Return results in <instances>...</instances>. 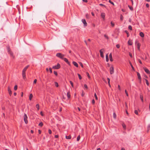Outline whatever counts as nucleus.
<instances>
[{
  "mask_svg": "<svg viewBox=\"0 0 150 150\" xmlns=\"http://www.w3.org/2000/svg\"><path fill=\"white\" fill-rule=\"evenodd\" d=\"M29 67V65H28L25 67L23 69L22 71V75L23 78L24 79L25 78V72Z\"/></svg>",
  "mask_w": 150,
  "mask_h": 150,
  "instance_id": "nucleus-1",
  "label": "nucleus"
},
{
  "mask_svg": "<svg viewBox=\"0 0 150 150\" xmlns=\"http://www.w3.org/2000/svg\"><path fill=\"white\" fill-rule=\"evenodd\" d=\"M56 56L57 57L62 59H63L64 56V55L62 54L61 53H58L57 54Z\"/></svg>",
  "mask_w": 150,
  "mask_h": 150,
  "instance_id": "nucleus-2",
  "label": "nucleus"
},
{
  "mask_svg": "<svg viewBox=\"0 0 150 150\" xmlns=\"http://www.w3.org/2000/svg\"><path fill=\"white\" fill-rule=\"evenodd\" d=\"M28 117L26 114L24 113V120L26 124H27L28 123L27 120Z\"/></svg>",
  "mask_w": 150,
  "mask_h": 150,
  "instance_id": "nucleus-3",
  "label": "nucleus"
},
{
  "mask_svg": "<svg viewBox=\"0 0 150 150\" xmlns=\"http://www.w3.org/2000/svg\"><path fill=\"white\" fill-rule=\"evenodd\" d=\"M60 65L58 63L57 65L53 66L52 68L54 69H58L60 68Z\"/></svg>",
  "mask_w": 150,
  "mask_h": 150,
  "instance_id": "nucleus-4",
  "label": "nucleus"
},
{
  "mask_svg": "<svg viewBox=\"0 0 150 150\" xmlns=\"http://www.w3.org/2000/svg\"><path fill=\"white\" fill-rule=\"evenodd\" d=\"M110 73L111 74H112L114 73V67L112 66H111L110 69Z\"/></svg>",
  "mask_w": 150,
  "mask_h": 150,
  "instance_id": "nucleus-5",
  "label": "nucleus"
},
{
  "mask_svg": "<svg viewBox=\"0 0 150 150\" xmlns=\"http://www.w3.org/2000/svg\"><path fill=\"white\" fill-rule=\"evenodd\" d=\"M81 21L83 24L84 26H87V24L85 19H82L81 20Z\"/></svg>",
  "mask_w": 150,
  "mask_h": 150,
  "instance_id": "nucleus-6",
  "label": "nucleus"
},
{
  "mask_svg": "<svg viewBox=\"0 0 150 150\" xmlns=\"http://www.w3.org/2000/svg\"><path fill=\"white\" fill-rule=\"evenodd\" d=\"M102 50L104 51V49H102L100 50V55L101 57L103 58L104 57V56L103 55V52Z\"/></svg>",
  "mask_w": 150,
  "mask_h": 150,
  "instance_id": "nucleus-7",
  "label": "nucleus"
},
{
  "mask_svg": "<svg viewBox=\"0 0 150 150\" xmlns=\"http://www.w3.org/2000/svg\"><path fill=\"white\" fill-rule=\"evenodd\" d=\"M144 69L145 71L148 74H150V71L149 70L146 68H144Z\"/></svg>",
  "mask_w": 150,
  "mask_h": 150,
  "instance_id": "nucleus-8",
  "label": "nucleus"
},
{
  "mask_svg": "<svg viewBox=\"0 0 150 150\" xmlns=\"http://www.w3.org/2000/svg\"><path fill=\"white\" fill-rule=\"evenodd\" d=\"M65 62H66L69 65H70V64L67 59L65 58H63V59Z\"/></svg>",
  "mask_w": 150,
  "mask_h": 150,
  "instance_id": "nucleus-9",
  "label": "nucleus"
},
{
  "mask_svg": "<svg viewBox=\"0 0 150 150\" xmlns=\"http://www.w3.org/2000/svg\"><path fill=\"white\" fill-rule=\"evenodd\" d=\"M137 75L138 78L139 80V82L141 83V78L140 74L139 72H137Z\"/></svg>",
  "mask_w": 150,
  "mask_h": 150,
  "instance_id": "nucleus-10",
  "label": "nucleus"
},
{
  "mask_svg": "<svg viewBox=\"0 0 150 150\" xmlns=\"http://www.w3.org/2000/svg\"><path fill=\"white\" fill-rule=\"evenodd\" d=\"M101 17L103 18V20H104L105 19V14L104 13H101Z\"/></svg>",
  "mask_w": 150,
  "mask_h": 150,
  "instance_id": "nucleus-11",
  "label": "nucleus"
},
{
  "mask_svg": "<svg viewBox=\"0 0 150 150\" xmlns=\"http://www.w3.org/2000/svg\"><path fill=\"white\" fill-rule=\"evenodd\" d=\"M109 58L111 62H112L113 61V60L112 59V53H111L109 54Z\"/></svg>",
  "mask_w": 150,
  "mask_h": 150,
  "instance_id": "nucleus-12",
  "label": "nucleus"
},
{
  "mask_svg": "<svg viewBox=\"0 0 150 150\" xmlns=\"http://www.w3.org/2000/svg\"><path fill=\"white\" fill-rule=\"evenodd\" d=\"M73 64L75 66V67H78V65L77 63L76 62H75L73 61Z\"/></svg>",
  "mask_w": 150,
  "mask_h": 150,
  "instance_id": "nucleus-13",
  "label": "nucleus"
},
{
  "mask_svg": "<svg viewBox=\"0 0 150 150\" xmlns=\"http://www.w3.org/2000/svg\"><path fill=\"white\" fill-rule=\"evenodd\" d=\"M8 93H9V94H10V96H11V95L12 94V92L11 91V90L9 87H8Z\"/></svg>",
  "mask_w": 150,
  "mask_h": 150,
  "instance_id": "nucleus-14",
  "label": "nucleus"
},
{
  "mask_svg": "<svg viewBox=\"0 0 150 150\" xmlns=\"http://www.w3.org/2000/svg\"><path fill=\"white\" fill-rule=\"evenodd\" d=\"M139 35L142 38L144 37V34L142 32H141L140 33Z\"/></svg>",
  "mask_w": 150,
  "mask_h": 150,
  "instance_id": "nucleus-15",
  "label": "nucleus"
},
{
  "mask_svg": "<svg viewBox=\"0 0 150 150\" xmlns=\"http://www.w3.org/2000/svg\"><path fill=\"white\" fill-rule=\"evenodd\" d=\"M106 61L107 62H108L109 61V58L108 54L106 55Z\"/></svg>",
  "mask_w": 150,
  "mask_h": 150,
  "instance_id": "nucleus-16",
  "label": "nucleus"
},
{
  "mask_svg": "<svg viewBox=\"0 0 150 150\" xmlns=\"http://www.w3.org/2000/svg\"><path fill=\"white\" fill-rule=\"evenodd\" d=\"M67 97H68V98H70L71 97V95H70V92H68L67 93Z\"/></svg>",
  "mask_w": 150,
  "mask_h": 150,
  "instance_id": "nucleus-17",
  "label": "nucleus"
},
{
  "mask_svg": "<svg viewBox=\"0 0 150 150\" xmlns=\"http://www.w3.org/2000/svg\"><path fill=\"white\" fill-rule=\"evenodd\" d=\"M128 43L129 45H132V42L131 40H129L128 42Z\"/></svg>",
  "mask_w": 150,
  "mask_h": 150,
  "instance_id": "nucleus-18",
  "label": "nucleus"
},
{
  "mask_svg": "<svg viewBox=\"0 0 150 150\" xmlns=\"http://www.w3.org/2000/svg\"><path fill=\"white\" fill-rule=\"evenodd\" d=\"M140 45H141V44H140V43H137V48L139 50H140Z\"/></svg>",
  "mask_w": 150,
  "mask_h": 150,
  "instance_id": "nucleus-19",
  "label": "nucleus"
},
{
  "mask_svg": "<svg viewBox=\"0 0 150 150\" xmlns=\"http://www.w3.org/2000/svg\"><path fill=\"white\" fill-rule=\"evenodd\" d=\"M8 53L11 56L13 57V53L11 51L8 52Z\"/></svg>",
  "mask_w": 150,
  "mask_h": 150,
  "instance_id": "nucleus-20",
  "label": "nucleus"
},
{
  "mask_svg": "<svg viewBox=\"0 0 150 150\" xmlns=\"http://www.w3.org/2000/svg\"><path fill=\"white\" fill-rule=\"evenodd\" d=\"M140 99H141V100L142 101V102H144L143 96L142 95H140Z\"/></svg>",
  "mask_w": 150,
  "mask_h": 150,
  "instance_id": "nucleus-21",
  "label": "nucleus"
},
{
  "mask_svg": "<svg viewBox=\"0 0 150 150\" xmlns=\"http://www.w3.org/2000/svg\"><path fill=\"white\" fill-rule=\"evenodd\" d=\"M71 137L70 135H69V136H66V138L67 139H70L71 138Z\"/></svg>",
  "mask_w": 150,
  "mask_h": 150,
  "instance_id": "nucleus-22",
  "label": "nucleus"
},
{
  "mask_svg": "<svg viewBox=\"0 0 150 150\" xmlns=\"http://www.w3.org/2000/svg\"><path fill=\"white\" fill-rule=\"evenodd\" d=\"M145 79V81L146 83V85L148 86H149V83L148 82V80L146 79Z\"/></svg>",
  "mask_w": 150,
  "mask_h": 150,
  "instance_id": "nucleus-23",
  "label": "nucleus"
},
{
  "mask_svg": "<svg viewBox=\"0 0 150 150\" xmlns=\"http://www.w3.org/2000/svg\"><path fill=\"white\" fill-rule=\"evenodd\" d=\"M150 124H149L147 126V132H148L150 130Z\"/></svg>",
  "mask_w": 150,
  "mask_h": 150,
  "instance_id": "nucleus-24",
  "label": "nucleus"
},
{
  "mask_svg": "<svg viewBox=\"0 0 150 150\" xmlns=\"http://www.w3.org/2000/svg\"><path fill=\"white\" fill-rule=\"evenodd\" d=\"M113 118L114 119H116V114L115 113V112H114L113 113Z\"/></svg>",
  "mask_w": 150,
  "mask_h": 150,
  "instance_id": "nucleus-25",
  "label": "nucleus"
},
{
  "mask_svg": "<svg viewBox=\"0 0 150 150\" xmlns=\"http://www.w3.org/2000/svg\"><path fill=\"white\" fill-rule=\"evenodd\" d=\"M33 96L32 94H30V96H29V100H31L32 98L33 97Z\"/></svg>",
  "mask_w": 150,
  "mask_h": 150,
  "instance_id": "nucleus-26",
  "label": "nucleus"
},
{
  "mask_svg": "<svg viewBox=\"0 0 150 150\" xmlns=\"http://www.w3.org/2000/svg\"><path fill=\"white\" fill-rule=\"evenodd\" d=\"M80 135H79L77 137V141H79L80 140Z\"/></svg>",
  "mask_w": 150,
  "mask_h": 150,
  "instance_id": "nucleus-27",
  "label": "nucleus"
},
{
  "mask_svg": "<svg viewBox=\"0 0 150 150\" xmlns=\"http://www.w3.org/2000/svg\"><path fill=\"white\" fill-rule=\"evenodd\" d=\"M36 107L37 108L38 110H39V106L38 104H37L36 105Z\"/></svg>",
  "mask_w": 150,
  "mask_h": 150,
  "instance_id": "nucleus-28",
  "label": "nucleus"
},
{
  "mask_svg": "<svg viewBox=\"0 0 150 150\" xmlns=\"http://www.w3.org/2000/svg\"><path fill=\"white\" fill-rule=\"evenodd\" d=\"M43 125V123L42 122H40L39 123L38 125L39 126L42 127Z\"/></svg>",
  "mask_w": 150,
  "mask_h": 150,
  "instance_id": "nucleus-29",
  "label": "nucleus"
},
{
  "mask_svg": "<svg viewBox=\"0 0 150 150\" xmlns=\"http://www.w3.org/2000/svg\"><path fill=\"white\" fill-rule=\"evenodd\" d=\"M109 2L112 5H114V3L112 1L110 0H109Z\"/></svg>",
  "mask_w": 150,
  "mask_h": 150,
  "instance_id": "nucleus-30",
  "label": "nucleus"
},
{
  "mask_svg": "<svg viewBox=\"0 0 150 150\" xmlns=\"http://www.w3.org/2000/svg\"><path fill=\"white\" fill-rule=\"evenodd\" d=\"M54 84H55V85L56 87H58V83L57 82H55Z\"/></svg>",
  "mask_w": 150,
  "mask_h": 150,
  "instance_id": "nucleus-31",
  "label": "nucleus"
},
{
  "mask_svg": "<svg viewBox=\"0 0 150 150\" xmlns=\"http://www.w3.org/2000/svg\"><path fill=\"white\" fill-rule=\"evenodd\" d=\"M128 28H129V29L130 30H132V27L130 25H129V26H128Z\"/></svg>",
  "mask_w": 150,
  "mask_h": 150,
  "instance_id": "nucleus-32",
  "label": "nucleus"
},
{
  "mask_svg": "<svg viewBox=\"0 0 150 150\" xmlns=\"http://www.w3.org/2000/svg\"><path fill=\"white\" fill-rule=\"evenodd\" d=\"M123 19V16L122 15H121L120 17V19L121 21H122Z\"/></svg>",
  "mask_w": 150,
  "mask_h": 150,
  "instance_id": "nucleus-33",
  "label": "nucleus"
},
{
  "mask_svg": "<svg viewBox=\"0 0 150 150\" xmlns=\"http://www.w3.org/2000/svg\"><path fill=\"white\" fill-rule=\"evenodd\" d=\"M70 83L71 84V85L72 87H73L74 86H73V83L71 81H69Z\"/></svg>",
  "mask_w": 150,
  "mask_h": 150,
  "instance_id": "nucleus-34",
  "label": "nucleus"
},
{
  "mask_svg": "<svg viewBox=\"0 0 150 150\" xmlns=\"http://www.w3.org/2000/svg\"><path fill=\"white\" fill-rule=\"evenodd\" d=\"M78 75V76L79 78L80 79H82L81 77V76L80 75V74H77Z\"/></svg>",
  "mask_w": 150,
  "mask_h": 150,
  "instance_id": "nucleus-35",
  "label": "nucleus"
},
{
  "mask_svg": "<svg viewBox=\"0 0 150 150\" xmlns=\"http://www.w3.org/2000/svg\"><path fill=\"white\" fill-rule=\"evenodd\" d=\"M94 97H95V99L96 100H97L98 99L97 97L96 94V93H95V94H94Z\"/></svg>",
  "mask_w": 150,
  "mask_h": 150,
  "instance_id": "nucleus-36",
  "label": "nucleus"
},
{
  "mask_svg": "<svg viewBox=\"0 0 150 150\" xmlns=\"http://www.w3.org/2000/svg\"><path fill=\"white\" fill-rule=\"evenodd\" d=\"M104 37L106 38L107 39H109V38L108 36L106 35V34H105L104 35Z\"/></svg>",
  "mask_w": 150,
  "mask_h": 150,
  "instance_id": "nucleus-37",
  "label": "nucleus"
},
{
  "mask_svg": "<svg viewBox=\"0 0 150 150\" xmlns=\"http://www.w3.org/2000/svg\"><path fill=\"white\" fill-rule=\"evenodd\" d=\"M134 113L138 115V112L137 110H134Z\"/></svg>",
  "mask_w": 150,
  "mask_h": 150,
  "instance_id": "nucleus-38",
  "label": "nucleus"
},
{
  "mask_svg": "<svg viewBox=\"0 0 150 150\" xmlns=\"http://www.w3.org/2000/svg\"><path fill=\"white\" fill-rule=\"evenodd\" d=\"M17 89V85H16L14 87V89L15 90H16Z\"/></svg>",
  "mask_w": 150,
  "mask_h": 150,
  "instance_id": "nucleus-39",
  "label": "nucleus"
},
{
  "mask_svg": "<svg viewBox=\"0 0 150 150\" xmlns=\"http://www.w3.org/2000/svg\"><path fill=\"white\" fill-rule=\"evenodd\" d=\"M111 24L112 27H113L115 25L114 23H113L112 21L111 22Z\"/></svg>",
  "mask_w": 150,
  "mask_h": 150,
  "instance_id": "nucleus-40",
  "label": "nucleus"
},
{
  "mask_svg": "<svg viewBox=\"0 0 150 150\" xmlns=\"http://www.w3.org/2000/svg\"><path fill=\"white\" fill-rule=\"evenodd\" d=\"M54 74L56 75V76H57V71H54Z\"/></svg>",
  "mask_w": 150,
  "mask_h": 150,
  "instance_id": "nucleus-41",
  "label": "nucleus"
},
{
  "mask_svg": "<svg viewBox=\"0 0 150 150\" xmlns=\"http://www.w3.org/2000/svg\"><path fill=\"white\" fill-rule=\"evenodd\" d=\"M128 7H129V9L131 10H133V8L132 7H131L130 6H128Z\"/></svg>",
  "mask_w": 150,
  "mask_h": 150,
  "instance_id": "nucleus-42",
  "label": "nucleus"
},
{
  "mask_svg": "<svg viewBox=\"0 0 150 150\" xmlns=\"http://www.w3.org/2000/svg\"><path fill=\"white\" fill-rule=\"evenodd\" d=\"M49 69V70L50 71V73H52V68H51L50 67Z\"/></svg>",
  "mask_w": 150,
  "mask_h": 150,
  "instance_id": "nucleus-43",
  "label": "nucleus"
},
{
  "mask_svg": "<svg viewBox=\"0 0 150 150\" xmlns=\"http://www.w3.org/2000/svg\"><path fill=\"white\" fill-rule=\"evenodd\" d=\"M99 5L100 6H104L105 7H106V6H105V5H104L102 4H99Z\"/></svg>",
  "mask_w": 150,
  "mask_h": 150,
  "instance_id": "nucleus-44",
  "label": "nucleus"
},
{
  "mask_svg": "<svg viewBox=\"0 0 150 150\" xmlns=\"http://www.w3.org/2000/svg\"><path fill=\"white\" fill-rule=\"evenodd\" d=\"M48 132H49V134H51L52 131H51V130L50 129H49L48 130Z\"/></svg>",
  "mask_w": 150,
  "mask_h": 150,
  "instance_id": "nucleus-45",
  "label": "nucleus"
},
{
  "mask_svg": "<svg viewBox=\"0 0 150 150\" xmlns=\"http://www.w3.org/2000/svg\"><path fill=\"white\" fill-rule=\"evenodd\" d=\"M116 47L117 48H119L120 47V45L119 44H117L116 45Z\"/></svg>",
  "mask_w": 150,
  "mask_h": 150,
  "instance_id": "nucleus-46",
  "label": "nucleus"
},
{
  "mask_svg": "<svg viewBox=\"0 0 150 150\" xmlns=\"http://www.w3.org/2000/svg\"><path fill=\"white\" fill-rule=\"evenodd\" d=\"M125 92L126 94V95L128 96V93L127 92V91L126 90H125Z\"/></svg>",
  "mask_w": 150,
  "mask_h": 150,
  "instance_id": "nucleus-47",
  "label": "nucleus"
},
{
  "mask_svg": "<svg viewBox=\"0 0 150 150\" xmlns=\"http://www.w3.org/2000/svg\"><path fill=\"white\" fill-rule=\"evenodd\" d=\"M37 80L36 79H35L33 81V83H36L37 82Z\"/></svg>",
  "mask_w": 150,
  "mask_h": 150,
  "instance_id": "nucleus-48",
  "label": "nucleus"
},
{
  "mask_svg": "<svg viewBox=\"0 0 150 150\" xmlns=\"http://www.w3.org/2000/svg\"><path fill=\"white\" fill-rule=\"evenodd\" d=\"M7 50H8V52H9V51H10V49L9 47H7Z\"/></svg>",
  "mask_w": 150,
  "mask_h": 150,
  "instance_id": "nucleus-49",
  "label": "nucleus"
},
{
  "mask_svg": "<svg viewBox=\"0 0 150 150\" xmlns=\"http://www.w3.org/2000/svg\"><path fill=\"white\" fill-rule=\"evenodd\" d=\"M92 103L93 104H94V103H95V100H94V99H93L92 100Z\"/></svg>",
  "mask_w": 150,
  "mask_h": 150,
  "instance_id": "nucleus-50",
  "label": "nucleus"
},
{
  "mask_svg": "<svg viewBox=\"0 0 150 150\" xmlns=\"http://www.w3.org/2000/svg\"><path fill=\"white\" fill-rule=\"evenodd\" d=\"M84 87L85 88H88V87H87V85L86 84H85L84 85Z\"/></svg>",
  "mask_w": 150,
  "mask_h": 150,
  "instance_id": "nucleus-51",
  "label": "nucleus"
},
{
  "mask_svg": "<svg viewBox=\"0 0 150 150\" xmlns=\"http://www.w3.org/2000/svg\"><path fill=\"white\" fill-rule=\"evenodd\" d=\"M107 80L108 81V83L110 84V79L109 78H107Z\"/></svg>",
  "mask_w": 150,
  "mask_h": 150,
  "instance_id": "nucleus-52",
  "label": "nucleus"
},
{
  "mask_svg": "<svg viewBox=\"0 0 150 150\" xmlns=\"http://www.w3.org/2000/svg\"><path fill=\"white\" fill-rule=\"evenodd\" d=\"M138 61L141 64H142V62L141 61V60H140V59H139L138 60Z\"/></svg>",
  "mask_w": 150,
  "mask_h": 150,
  "instance_id": "nucleus-53",
  "label": "nucleus"
},
{
  "mask_svg": "<svg viewBox=\"0 0 150 150\" xmlns=\"http://www.w3.org/2000/svg\"><path fill=\"white\" fill-rule=\"evenodd\" d=\"M137 43L138 42V41L137 40H136L135 41V44L136 45H137Z\"/></svg>",
  "mask_w": 150,
  "mask_h": 150,
  "instance_id": "nucleus-54",
  "label": "nucleus"
},
{
  "mask_svg": "<svg viewBox=\"0 0 150 150\" xmlns=\"http://www.w3.org/2000/svg\"><path fill=\"white\" fill-rule=\"evenodd\" d=\"M124 32H125V33L127 34H128V33H128V31L127 30H125L124 31Z\"/></svg>",
  "mask_w": 150,
  "mask_h": 150,
  "instance_id": "nucleus-55",
  "label": "nucleus"
},
{
  "mask_svg": "<svg viewBox=\"0 0 150 150\" xmlns=\"http://www.w3.org/2000/svg\"><path fill=\"white\" fill-rule=\"evenodd\" d=\"M118 88L119 90H120V86L119 85H118Z\"/></svg>",
  "mask_w": 150,
  "mask_h": 150,
  "instance_id": "nucleus-56",
  "label": "nucleus"
},
{
  "mask_svg": "<svg viewBox=\"0 0 150 150\" xmlns=\"http://www.w3.org/2000/svg\"><path fill=\"white\" fill-rule=\"evenodd\" d=\"M80 65H81V67H83V65L82 64V63H81V62H80V63H79Z\"/></svg>",
  "mask_w": 150,
  "mask_h": 150,
  "instance_id": "nucleus-57",
  "label": "nucleus"
},
{
  "mask_svg": "<svg viewBox=\"0 0 150 150\" xmlns=\"http://www.w3.org/2000/svg\"><path fill=\"white\" fill-rule=\"evenodd\" d=\"M131 67H132V69L134 70V67H133V66H132V64H131Z\"/></svg>",
  "mask_w": 150,
  "mask_h": 150,
  "instance_id": "nucleus-58",
  "label": "nucleus"
},
{
  "mask_svg": "<svg viewBox=\"0 0 150 150\" xmlns=\"http://www.w3.org/2000/svg\"><path fill=\"white\" fill-rule=\"evenodd\" d=\"M84 93H83V92H82V93L81 94V96H84Z\"/></svg>",
  "mask_w": 150,
  "mask_h": 150,
  "instance_id": "nucleus-59",
  "label": "nucleus"
},
{
  "mask_svg": "<svg viewBox=\"0 0 150 150\" xmlns=\"http://www.w3.org/2000/svg\"><path fill=\"white\" fill-rule=\"evenodd\" d=\"M146 6L147 7H148H148H149V4H146Z\"/></svg>",
  "mask_w": 150,
  "mask_h": 150,
  "instance_id": "nucleus-60",
  "label": "nucleus"
},
{
  "mask_svg": "<svg viewBox=\"0 0 150 150\" xmlns=\"http://www.w3.org/2000/svg\"><path fill=\"white\" fill-rule=\"evenodd\" d=\"M83 1L85 2H88L87 0H82Z\"/></svg>",
  "mask_w": 150,
  "mask_h": 150,
  "instance_id": "nucleus-61",
  "label": "nucleus"
},
{
  "mask_svg": "<svg viewBox=\"0 0 150 150\" xmlns=\"http://www.w3.org/2000/svg\"><path fill=\"white\" fill-rule=\"evenodd\" d=\"M55 137L56 138H57L58 137V135H55Z\"/></svg>",
  "mask_w": 150,
  "mask_h": 150,
  "instance_id": "nucleus-62",
  "label": "nucleus"
},
{
  "mask_svg": "<svg viewBox=\"0 0 150 150\" xmlns=\"http://www.w3.org/2000/svg\"><path fill=\"white\" fill-rule=\"evenodd\" d=\"M129 55L131 57H132V54L131 53H129Z\"/></svg>",
  "mask_w": 150,
  "mask_h": 150,
  "instance_id": "nucleus-63",
  "label": "nucleus"
},
{
  "mask_svg": "<svg viewBox=\"0 0 150 150\" xmlns=\"http://www.w3.org/2000/svg\"><path fill=\"white\" fill-rule=\"evenodd\" d=\"M122 126L124 128H125L126 126L125 125H122Z\"/></svg>",
  "mask_w": 150,
  "mask_h": 150,
  "instance_id": "nucleus-64",
  "label": "nucleus"
}]
</instances>
